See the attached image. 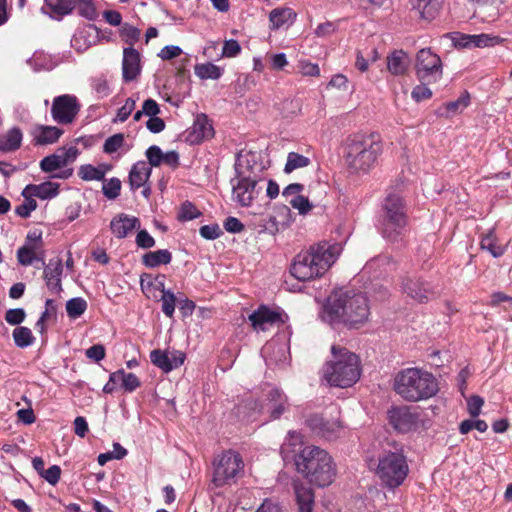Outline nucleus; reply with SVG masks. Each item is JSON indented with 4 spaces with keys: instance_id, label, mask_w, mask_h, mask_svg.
<instances>
[{
    "instance_id": "2f4dec72",
    "label": "nucleus",
    "mask_w": 512,
    "mask_h": 512,
    "mask_svg": "<svg viewBox=\"0 0 512 512\" xmlns=\"http://www.w3.org/2000/svg\"><path fill=\"white\" fill-rule=\"evenodd\" d=\"M268 399L272 403L271 418L278 419L284 413L287 404V397L279 389H271L268 393Z\"/></svg>"
},
{
    "instance_id": "f8f14e48",
    "label": "nucleus",
    "mask_w": 512,
    "mask_h": 512,
    "mask_svg": "<svg viewBox=\"0 0 512 512\" xmlns=\"http://www.w3.org/2000/svg\"><path fill=\"white\" fill-rule=\"evenodd\" d=\"M402 294L419 304H426L438 297L435 286L420 276L406 275L401 278Z\"/></svg>"
},
{
    "instance_id": "49530a36",
    "label": "nucleus",
    "mask_w": 512,
    "mask_h": 512,
    "mask_svg": "<svg viewBox=\"0 0 512 512\" xmlns=\"http://www.w3.org/2000/svg\"><path fill=\"white\" fill-rule=\"evenodd\" d=\"M102 192L110 200L116 199L120 195L121 181L114 177L109 180H102Z\"/></svg>"
},
{
    "instance_id": "0e129e2a",
    "label": "nucleus",
    "mask_w": 512,
    "mask_h": 512,
    "mask_svg": "<svg viewBox=\"0 0 512 512\" xmlns=\"http://www.w3.org/2000/svg\"><path fill=\"white\" fill-rule=\"evenodd\" d=\"M428 84L422 83L413 88L411 96L416 102L430 99L432 97V91L427 87Z\"/></svg>"
},
{
    "instance_id": "bb28decb",
    "label": "nucleus",
    "mask_w": 512,
    "mask_h": 512,
    "mask_svg": "<svg viewBox=\"0 0 512 512\" xmlns=\"http://www.w3.org/2000/svg\"><path fill=\"white\" fill-rule=\"evenodd\" d=\"M410 64L408 54L403 50H395L387 57V68L393 75H403Z\"/></svg>"
},
{
    "instance_id": "5fc2aeb1",
    "label": "nucleus",
    "mask_w": 512,
    "mask_h": 512,
    "mask_svg": "<svg viewBox=\"0 0 512 512\" xmlns=\"http://www.w3.org/2000/svg\"><path fill=\"white\" fill-rule=\"evenodd\" d=\"M17 260L19 264L29 266L35 260H40V255L21 246L17 250Z\"/></svg>"
},
{
    "instance_id": "f3484780",
    "label": "nucleus",
    "mask_w": 512,
    "mask_h": 512,
    "mask_svg": "<svg viewBox=\"0 0 512 512\" xmlns=\"http://www.w3.org/2000/svg\"><path fill=\"white\" fill-rule=\"evenodd\" d=\"M150 360L156 367L168 373L184 363L185 354L179 351L166 352L156 349L151 351Z\"/></svg>"
},
{
    "instance_id": "f03ea898",
    "label": "nucleus",
    "mask_w": 512,
    "mask_h": 512,
    "mask_svg": "<svg viewBox=\"0 0 512 512\" xmlns=\"http://www.w3.org/2000/svg\"><path fill=\"white\" fill-rule=\"evenodd\" d=\"M341 246L322 242L298 253L290 267V273L299 281H310L322 277L337 260Z\"/></svg>"
},
{
    "instance_id": "a18cd8bd",
    "label": "nucleus",
    "mask_w": 512,
    "mask_h": 512,
    "mask_svg": "<svg viewBox=\"0 0 512 512\" xmlns=\"http://www.w3.org/2000/svg\"><path fill=\"white\" fill-rule=\"evenodd\" d=\"M22 195L25 200L22 204L16 207L15 213L22 218H28L31 212L37 208V202L33 199V196H30L29 193L25 192V189L23 190Z\"/></svg>"
},
{
    "instance_id": "7ed1b4c3",
    "label": "nucleus",
    "mask_w": 512,
    "mask_h": 512,
    "mask_svg": "<svg viewBox=\"0 0 512 512\" xmlns=\"http://www.w3.org/2000/svg\"><path fill=\"white\" fill-rule=\"evenodd\" d=\"M382 142L374 134H353L344 146V158L351 173H367L382 153Z\"/></svg>"
},
{
    "instance_id": "393cba45",
    "label": "nucleus",
    "mask_w": 512,
    "mask_h": 512,
    "mask_svg": "<svg viewBox=\"0 0 512 512\" xmlns=\"http://www.w3.org/2000/svg\"><path fill=\"white\" fill-rule=\"evenodd\" d=\"M152 169L145 161L135 163L129 173V185L135 191L143 186L151 175Z\"/></svg>"
},
{
    "instance_id": "dca6fc26",
    "label": "nucleus",
    "mask_w": 512,
    "mask_h": 512,
    "mask_svg": "<svg viewBox=\"0 0 512 512\" xmlns=\"http://www.w3.org/2000/svg\"><path fill=\"white\" fill-rule=\"evenodd\" d=\"M248 319L255 331H266L275 325L279 326L284 323L282 314L266 305H260L249 315Z\"/></svg>"
},
{
    "instance_id": "aec40b11",
    "label": "nucleus",
    "mask_w": 512,
    "mask_h": 512,
    "mask_svg": "<svg viewBox=\"0 0 512 512\" xmlns=\"http://www.w3.org/2000/svg\"><path fill=\"white\" fill-rule=\"evenodd\" d=\"M213 135L214 129L211 121L205 114H198L188 131V140L191 143H200L212 138Z\"/></svg>"
},
{
    "instance_id": "423d86ee",
    "label": "nucleus",
    "mask_w": 512,
    "mask_h": 512,
    "mask_svg": "<svg viewBox=\"0 0 512 512\" xmlns=\"http://www.w3.org/2000/svg\"><path fill=\"white\" fill-rule=\"evenodd\" d=\"M333 360L323 367V377L331 385L341 388L355 384L361 375L360 359L347 348L333 345Z\"/></svg>"
},
{
    "instance_id": "13d9d810",
    "label": "nucleus",
    "mask_w": 512,
    "mask_h": 512,
    "mask_svg": "<svg viewBox=\"0 0 512 512\" xmlns=\"http://www.w3.org/2000/svg\"><path fill=\"white\" fill-rule=\"evenodd\" d=\"M79 151L75 146H70L68 148L62 147L59 148L56 152V155H59L60 160L65 162V167L76 160Z\"/></svg>"
},
{
    "instance_id": "37998d69",
    "label": "nucleus",
    "mask_w": 512,
    "mask_h": 512,
    "mask_svg": "<svg viewBox=\"0 0 512 512\" xmlns=\"http://www.w3.org/2000/svg\"><path fill=\"white\" fill-rule=\"evenodd\" d=\"M87 309V302L81 297L72 298L66 303L67 315L76 319L80 317Z\"/></svg>"
},
{
    "instance_id": "2eb2a0df",
    "label": "nucleus",
    "mask_w": 512,
    "mask_h": 512,
    "mask_svg": "<svg viewBox=\"0 0 512 512\" xmlns=\"http://www.w3.org/2000/svg\"><path fill=\"white\" fill-rule=\"evenodd\" d=\"M257 184L258 181L255 178L239 174L237 183L233 185V199L241 206H250L259 194Z\"/></svg>"
},
{
    "instance_id": "4c0bfd02",
    "label": "nucleus",
    "mask_w": 512,
    "mask_h": 512,
    "mask_svg": "<svg viewBox=\"0 0 512 512\" xmlns=\"http://www.w3.org/2000/svg\"><path fill=\"white\" fill-rule=\"evenodd\" d=\"M311 163L310 159L296 152H290L284 167V172L290 174L296 169L307 167Z\"/></svg>"
},
{
    "instance_id": "cd10ccee",
    "label": "nucleus",
    "mask_w": 512,
    "mask_h": 512,
    "mask_svg": "<svg viewBox=\"0 0 512 512\" xmlns=\"http://www.w3.org/2000/svg\"><path fill=\"white\" fill-rule=\"evenodd\" d=\"M480 248L488 251L494 258H499L506 252V246L499 244L494 228L481 236Z\"/></svg>"
},
{
    "instance_id": "c85d7f7f",
    "label": "nucleus",
    "mask_w": 512,
    "mask_h": 512,
    "mask_svg": "<svg viewBox=\"0 0 512 512\" xmlns=\"http://www.w3.org/2000/svg\"><path fill=\"white\" fill-rule=\"evenodd\" d=\"M23 133L20 128L13 127L0 135V151L13 152L21 147Z\"/></svg>"
},
{
    "instance_id": "e433bc0d",
    "label": "nucleus",
    "mask_w": 512,
    "mask_h": 512,
    "mask_svg": "<svg viewBox=\"0 0 512 512\" xmlns=\"http://www.w3.org/2000/svg\"><path fill=\"white\" fill-rule=\"evenodd\" d=\"M470 104V94L465 91L460 95V97L455 101L447 102L443 105L445 112L443 115L446 117L451 116L457 112L463 111Z\"/></svg>"
},
{
    "instance_id": "7c9ffc66",
    "label": "nucleus",
    "mask_w": 512,
    "mask_h": 512,
    "mask_svg": "<svg viewBox=\"0 0 512 512\" xmlns=\"http://www.w3.org/2000/svg\"><path fill=\"white\" fill-rule=\"evenodd\" d=\"M295 18L296 13L291 8H275L269 15L272 29H279L283 25L292 22Z\"/></svg>"
},
{
    "instance_id": "f257e3e1",
    "label": "nucleus",
    "mask_w": 512,
    "mask_h": 512,
    "mask_svg": "<svg viewBox=\"0 0 512 512\" xmlns=\"http://www.w3.org/2000/svg\"><path fill=\"white\" fill-rule=\"evenodd\" d=\"M325 319L331 325H343L348 329L363 327L370 317L367 296L351 289L334 290L324 305Z\"/></svg>"
},
{
    "instance_id": "0eeeda50",
    "label": "nucleus",
    "mask_w": 512,
    "mask_h": 512,
    "mask_svg": "<svg viewBox=\"0 0 512 512\" xmlns=\"http://www.w3.org/2000/svg\"><path fill=\"white\" fill-rule=\"evenodd\" d=\"M381 234L390 241L404 238L409 227L408 207L405 199L398 193H388L382 204Z\"/></svg>"
},
{
    "instance_id": "8fccbe9b",
    "label": "nucleus",
    "mask_w": 512,
    "mask_h": 512,
    "mask_svg": "<svg viewBox=\"0 0 512 512\" xmlns=\"http://www.w3.org/2000/svg\"><path fill=\"white\" fill-rule=\"evenodd\" d=\"M303 443L304 440L301 433L297 431H290L285 442L282 445V451L284 452L288 450V448H291L290 451L295 453L296 449L301 448Z\"/></svg>"
},
{
    "instance_id": "de8ad7c7",
    "label": "nucleus",
    "mask_w": 512,
    "mask_h": 512,
    "mask_svg": "<svg viewBox=\"0 0 512 512\" xmlns=\"http://www.w3.org/2000/svg\"><path fill=\"white\" fill-rule=\"evenodd\" d=\"M63 167H65V162L61 161L59 155H56V153L48 155L40 161V168L46 173H51Z\"/></svg>"
},
{
    "instance_id": "5701e85b",
    "label": "nucleus",
    "mask_w": 512,
    "mask_h": 512,
    "mask_svg": "<svg viewBox=\"0 0 512 512\" xmlns=\"http://www.w3.org/2000/svg\"><path fill=\"white\" fill-rule=\"evenodd\" d=\"M64 130L57 126L36 125L32 131L33 141L36 145H50L56 143L63 135Z\"/></svg>"
},
{
    "instance_id": "a19ab883",
    "label": "nucleus",
    "mask_w": 512,
    "mask_h": 512,
    "mask_svg": "<svg viewBox=\"0 0 512 512\" xmlns=\"http://www.w3.org/2000/svg\"><path fill=\"white\" fill-rule=\"evenodd\" d=\"M75 9L77 13L89 21L98 17L97 9L92 0H76Z\"/></svg>"
},
{
    "instance_id": "6e6d98bb",
    "label": "nucleus",
    "mask_w": 512,
    "mask_h": 512,
    "mask_svg": "<svg viewBox=\"0 0 512 512\" xmlns=\"http://www.w3.org/2000/svg\"><path fill=\"white\" fill-rule=\"evenodd\" d=\"M135 105V100H133L132 98H128L125 101V104L118 109L114 122H125L135 109Z\"/></svg>"
},
{
    "instance_id": "473e14b6",
    "label": "nucleus",
    "mask_w": 512,
    "mask_h": 512,
    "mask_svg": "<svg viewBox=\"0 0 512 512\" xmlns=\"http://www.w3.org/2000/svg\"><path fill=\"white\" fill-rule=\"evenodd\" d=\"M40 255V261L44 263V242L42 239V232L39 230L29 231L25 243L22 246Z\"/></svg>"
},
{
    "instance_id": "c03bdc74",
    "label": "nucleus",
    "mask_w": 512,
    "mask_h": 512,
    "mask_svg": "<svg viewBox=\"0 0 512 512\" xmlns=\"http://www.w3.org/2000/svg\"><path fill=\"white\" fill-rule=\"evenodd\" d=\"M176 296L175 294L166 289H162V297H161V303H162V312L165 314V316L172 318L175 312V305H176Z\"/></svg>"
},
{
    "instance_id": "338daca9",
    "label": "nucleus",
    "mask_w": 512,
    "mask_h": 512,
    "mask_svg": "<svg viewBox=\"0 0 512 512\" xmlns=\"http://www.w3.org/2000/svg\"><path fill=\"white\" fill-rule=\"evenodd\" d=\"M483 404L484 400L478 395H473L468 399V412L472 418L480 414Z\"/></svg>"
},
{
    "instance_id": "79ce46f5",
    "label": "nucleus",
    "mask_w": 512,
    "mask_h": 512,
    "mask_svg": "<svg viewBox=\"0 0 512 512\" xmlns=\"http://www.w3.org/2000/svg\"><path fill=\"white\" fill-rule=\"evenodd\" d=\"M79 177L84 181H102L105 177V171L101 168L94 167L91 164L82 165L78 171Z\"/></svg>"
},
{
    "instance_id": "bf43d9fd",
    "label": "nucleus",
    "mask_w": 512,
    "mask_h": 512,
    "mask_svg": "<svg viewBox=\"0 0 512 512\" xmlns=\"http://www.w3.org/2000/svg\"><path fill=\"white\" fill-rule=\"evenodd\" d=\"M135 242L142 249H150L155 246V239L145 229L138 231Z\"/></svg>"
},
{
    "instance_id": "1a4fd4ad",
    "label": "nucleus",
    "mask_w": 512,
    "mask_h": 512,
    "mask_svg": "<svg viewBox=\"0 0 512 512\" xmlns=\"http://www.w3.org/2000/svg\"><path fill=\"white\" fill-rule=\"evenodd\" d=\"M242 456L234 450L223 451L213 461L212 484L218 488L235 483L244 473Z\"/></svg>"
},
{
    "instance_id": "9d476101",
    "label": "nucleus",
    "mask_w": 512,
    "mask_h": 512,
    "mask_svg": "<svg viewBox=\"0 0 512 512\" xmlns=\"http://www.w3.org/2000/svg\"><path fill=\"white\" fill-rule=\"evenodd\" d=\"M330 412L310 414L305 419L306 426L317 436L327 440L338 438L343 430L340 420V411L337 407H330Z\"/></svg>"
},
{
    "instance_id": "58836bf2",
    "label": "nucleus",
    "mask_w": 512,
    "mask_h": 512,
    "mask_svg": "<svg viewBox=\"0 0 512 512\" xmlns=\"http://www.w3.org/2000/svg\"><path fill=\"white\" fill-rule=\"evenodd\" d=\"M119 373V380L121 382V388L128 393L134 392L141 386L140 379L134 373L125 372L124 369L117 370Z\"/></svg>"
},
{
    "instance_id": "6e6552de",
    "label": "nucleus",
    "mask_w": 512,
    "mask_h": 512,
    "mask_svg": "<svg viewBox=\"0 0 512 512\" xmlns=\"http://www.w3.org/2000/svg\"><path fill=\"white\" fill-rule=\"evenodd\" d=\"M374 472L383 487H400L409 474L407 455L403 448L395 447L394 450H384L380 453Z\"/></svg>"
},
{
    "instance_id": "864d4df0",
    "label": "nucleus",
    "mask_w": 512,
    "mask_h": 512,
    "mask_svg": "<svg viewBox=\"0 0 512 512\" xmlns=\"http://www.w3.org/2000/svg\"><path fill=\"white\" fill-rule=\"evenodd\" d=\"M140 35V29L129 24H125L121 29V36L130 45V47H133V45L139 40Z\"/></svg>"
},
{
    "instance_id": "052dcab7",
    "label": "nucleus",
    "mask_w": 512,
    "mask_h": 512,
    "mask_svg": "<svg viewBox=\"0 0 512 512\" xmlns=\"http://www.w3.org/2000/svg\"><path fill=\"white\" fill-rule=\"evenodd\" d=\"M289 204L294 209H297L300 214H306L312 209V205L308 198L302 195L293 197L291 200H289Z\"/></svg>"
},
{
    "instance_id": "a211bd4d",
    "label": "nucleus",
    "mask_w": 512,
    "mask_h": 512,
    "mask_svg": "<svg viewBox=\"0 0 512 512\" xmlns=\"http://www.w3.org/2000/svg\"><path fill=\"white\" fill-rule=\"evenodd\" d=\"M141 73V56L133 47L123 50L122 77L124 82H131L137 79Z\"/></svg>"
},
{
    "instance_id": "4d7b16f0",
    "label": "nucleus",
    "mask_w": 512,
    "mask_h": 512,
    "mask_svg": "<svg viewBox=\"0 0 512 512\" xmlns=\"http://www.w3.org/2000/svg\"><path fill=\"white\" fill-rule=\"evenodd\" d=\"M26 317V313L22 308L9 309L5 313V320L10 325L21 324Z\"/></svg>"
},
{
    "instance_id": "c9c22d12",
    "label": "nucleus",
    "mask_w": 512,
    "mask_h": 512,
    "mask_svg": "<svg viewBox=\"0 0 512 512\" xmlns=\"http://www.w3.org/2000/svg\"><path fill=\"white\" fill-rule=\"evenodd\" d=\"M14 343L19 348H25L34 343L35 337L30 328L25 326L16 327L12 333Z\"/></svg>"
},
{
    "instance_id": "09e8293b",
    "label": "nucleus",
    "mask_w": 512,
    "mask_h": 512,
    "mask_svg": "<svg viewBox=\"0 0 512 512\" xmlns=\"http://www.w3.org/2000/svg\"><path fill=\"white\" fill-rule=\"evenodd\" d=\"M201 215V212L197 209V207L189 201L184 202L178 213L179 221H189L193 220Z\"/></svg>"
},
{
    "instance_id": "ddd939ff",
    "label": "nucleus",
    "mask_w": 512,
    "mask_h": 512,
    "mask_svg": "<svg viewBox=\"0 0 512 512\" xmlns=\"http://www.w3.org/2000/svg\"><path fill=\"white\" fill-rule=\"evenodd\" d=\"M80 109L81 104L75 95L63 94L53 99L51 116L59 125H70L77 118Z\"/></svg>"
},
{
    "instance_id": "b1692460",
    "label": "nucleus",
    "mask_w": 512,
    "mask_h": 512,
    "mask_svg": "<svg viewBox=\"0 0 512 512\" xmlns=\"http://www.w3.org/2000/svg\"><path fill=\"white\" fill-rule=\"evenodd\" d=\"M293 488L299 512H313L315 498L313 489L300 481H294Z\"/></svg>"
},
{
    "instance_id": "39448f33",
    "label": "nucleus",
    "mask_w": 512,
    "mask_h": 512,
    "mask_svg": "<svg viewBox=\"0 0 512 512\" xmlns=\"http://www.w3.org/2000/svg\"><path fill=\"white\" fill-rule=\"evenodd\" d=\"M298 472L302 473L311 484L318 487L329 486L335 477V465L332 457L316 446L305 447L295 458Z\"/></svg>"
},
{
    "instance_id": "6ab92c4d",
    "label": "nucleus",
    "mask_w": 512,
    "mask_h": 512,
    "mask_svg": "<svg viewBox=\"0 0 512 512\" xmlns=\"http://www.w3.org/2000/svg\"><path fill=\"white\" fill-rule=\"evenodd\" d=\"M140 225V220L137 217L120 213L111 220L110 229L115 237L122 239L133 230L139 229Z\"/></svg>"
},
{
    "instance_id": "412c9836",
    "label": "nucleus",
    "mask_w": 512,
    "mask_h": 512,
    "mask_svg": "<svg viewBox=\"0 0 512 512\" xmlns=\"http://www.w3.org/2000/svg\"><path fill=\"white\" fill-rule=\"evenodd\" d=\"M76 0H44L41 8L43 14L60 21L75 9Z\"/></svg>"
},
{
    "instance_id": "3c124183",
    "label": "nucleus",
    "mask_w": 512,
    "mask_h": 512,
    "mask_svg": "<svg viewBox=\"0 0 512 512\" xmlns=\"http://www.w3.org/2000/svg\"><path fill=\"white\" fill-rule=\"evenodd\" d=\"M124 135L122 133L114 134L108 137L103 146V150L105 153L112 154L119 150L124 143Z\"/></svg>"
},
{
    "instance_id": "e2e57ef3",
    "label": "nucleus",
    "mask_w": 512,
    "mask_h": 512,
    "mask_svg": "<svg viewBox=\"0 0 512 512\" xmlns=\"http://www.w3.org/2000/svg\"><path fill=\"white\" fill-rule=\"evenodd\" d=\"M241 52V46L237 40L230 39L226 40L223 45L222 55L224 57L232 58L239 55Z\"/></svg>"
},
{
    "instance_id": "f704fd0d",
    "label": "nucleus",
    "mask_w": 512,
    "mask_h": 512,
    "mask_svg": "<svg viewBox=\"0 0 512 512\" xmlns=\"http://www.w3.org/2000/svg\"><path fill=\"white\" fill-rule=\"evenodd\" d=\"M442 3L443 0H418L417 8L422 18L432 20L440 12Z\"/></svg>"
},
{
    "instance_id": "774afa93",
    "label": "nucleus",
    "mask_w": 512,
    "mask_h": 512,
    "mask_svg": "<svg viewBox=\"0 0 512 512\" xmlns=\"http://www.w3.org/2000/svg\"><path fill=\"white\" fill-rule=\"evenodd\" d=\"M60 476L61 468L58 465H52L44 471V474L41 477L49 484L56 485L60 480Z\"/></svg>"
},
{
    "instance_id": "72a5a7b5",
    "label": "nucleus",
    "mask_w": 512,
    "mask_h": 512,
    "mask_svg": "<svg viewBox=\"0 0 512 512\" xmlns=\"http://www.w3.org/2000/svg\"><path fill=\"white\" fill-rule=\"evenodd\" d=\"M195 74L202 80H217L223 74V69L211 62L197 64L194 68Z\"/></svg>"
},
{
    "instance_id": "680f3d73",
    "label": "nucleus",
    "mask_w": 512,
    "mask_h": 512,
    "mask_svg": "<svg viewBox=\"0 0 512 512\" xmlns=\"http://www.w3.org/2000/svg\"><path fill=\"white\" fill-rule=\"evenodd\" d=\"M200 235L207 240H214L222 235L218 224L204 225L199 230Z\"/></svg>"
},
{
    "instance_id": "20e7f679",
    "label": "nucleus",
    "mask_w": 512,
    "mask_h": 512,
    "mask_svg": "<svg viewBox=\"0 0 512 512\" xmlns=\"http://www.w3.org/2000/svg\"><path fill=\"white\" fill-rule=\"evenodd\" d=\"M393 389L404 400L418 402L433 397L438 392V383L428 371L405 368L396 374Z\"/></svg>"
},
{
    "instance_id": "603ef678",
    "label": "nucleus",
    "mask_w": 512,
    "mask_h": 512,
    "mask_svg": "<svg viewBox=\"0 0 512 512\" xmlns=\"http://www.w3.org/2000/svg\"><path fill=\"white\" fill-rule=\"evenodd\" d=\"M163 156L161 148L157 145H152L146 150L147 164L152 167H158L163 164Z\"/></svg>"
},
{
    "instance_id": "9b49d317",
    "label": "nucleus",
    "mask_w": 512,
    "mask_h": 512,
    "mask_svg": "<svg viewBox=\"0 0 512 512\" xmlns=\"http://www.w3.org/2000/svg\"><path fill=\"white\" fill-rule=\"evenodd\" d=\"M416 76L421 83L432 84L442 78L441 58L430 48L418 51L415 63Z\"/></svg>"
},
{
    "instance_id": "c756f323",
    "label": "nucleus",
    "mask_w": 512,
    "mask_h": 512,
    "mask_svg": "<svg viewBox=\"0 0 512 512\" xmlns=\"http://www.w3.org/2000/svg\"><path fill=\"white\" fill-rule=\"evenodd\" d=\"M172 261V254L167 249L150 251L142 256V263L148 268H155L159 265H167Z\"/></svg>"
},
{
    "instance_id": "4be33fe9",
    "label": "nucleus",
    "mask_w": 512,
    "mask_h": 512,
    "mask_svg": "<svg viewBox=\"0 0 512 512\" xmlns=\"http://www.w3.org/2000/svg\"><path fill=\"white\" fill-rule=\"evenodd\" d=\"M63 273L62 259L59 257L49 260L45 265L43 276L46 281L48 289L53 293H60L62 291L61 276Z\"/></svg>"
},
{
    "instance_id": "4468645a",
    "label": "nucleus",
    "mask_w": 512,
    "mask_h": 512,
    "mask_svg": "<svg viewBox=\"0 0 512 512\" xmlns=\"http://www.w3.org/2000/svg\"><path fill=\"white\" fill-rule=\"evenodd\" d=\"M419 415L408 406L394 407L389 410V423L399 432H409L417 427Z\"/></svg>"
},
{
    "instance_id": "a878e982",
    "label": "nucleus",
    "mask_w": 512,
    "mask_h": 512,
    "mask_svg": "<svg viewBox=\"0 0 512 512\" xmlns=\"http://www.w3.org/2000/svg\"><path fill=\"white\" fill-rule=\"evenodd\" d=\"M25 192L42 200L52 199L59 194V184L50 181L37 185L29 184L25 187Z\"/></svg>"
},
{
    "instance_id": "69168bd1",
    "label": "nucleus",
    "mask_w": 512,
    "mask_h": 512,
    "mask_svg": "<svg viewBox=\"0 0 512 512\" xmlns=\"http://www.w3.org/2000/svg\"><path fill=\"white\" fill-rule=\"evenodd\" d=\"M85 354L87 358L94 360L95 362H100L105 358L106 350L102 344H95L89 347Z\"/></svg>"
},
{
    "instance_id": "ea45409f",
    "label": "nucleus",
    "mask_w": 512,
    "mask_h": 512,
    "mask_svg": "<svg viewBox=\"0 0 512 512\" xmlns=\"http://www.w3.org/2000/svg\"><path fill=\"white\" fill-rule=\"evenodd\" d=\"M464 46L488 47L497 43L498 38L488 34L468 35L464 38Z\"/></svg>"
}]
</instances>
